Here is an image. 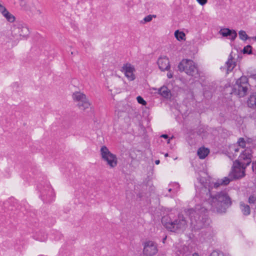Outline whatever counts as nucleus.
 <instances>
[{
  "label": "nucleus",
  "mask_w": 256,
  "mask_h": 256,
  "mask_svg": "<svg viewBox=\"0 0 256 256\" xmlns=\"http://www.w3.org/2000/svg\"><path fill=\"white\" fill-rule=\"evenodd\" d=\"M248 104L249 107L256 108V92H254L250 96Z\"/></svg>",
  "instance_id": "nucleus-21"
},
{
  "label": "nucleus",
  "mask_w": 256,
  "mask_h": 256,
  "mask_svg": "<svg viewBox=\"0 0 256 256\" xmlns=\"http://www.w3.org/2000/svg\"><path fill=\"white\" fill-rule=\"evenodd\" d=\"M174 36L176 39L178 40H182L186 36L184 33L182 32H180L178 30H177L174 32Z\"/></svg>",
  "instance_id": "nucleus-26"
},
{
  "label": "nucleus",
  "mask_w": 256,
  "mask_h": 256,
  "mask_svg": "<svg viewBox=\"0 0 256 256\" xmlns=\"http://www.w3.org/2000/svg\"><path fill=\"white\" fill-rule=\"evenodd\" d=\"M231 180L228 177L222 179H218L216 182H210V180L204 182V179L200 178V182L202 186L201 192H206L208 198L206 202L209 205L208 208L212 211L219 214L225 213L228 208L232 204L230 198L226 191L218 192L215 194H212L211 190L213 188H217L220 186L228 185Z\"/></svg>",
  "instance_id": "nucleus-1"
},
{
  "label": "nucleus",
  "mask_w": 256,
  "mask_h": 256,
  "mask_svg": "<svg viewBox=\"0 0 256 256\" xmlns=\"http://www.w3.org/2000/svg\"><path fill=\"white\" fill-rule=\"evenodd\" d=\"M166 236L164 238H163V242L164 243V241L165 240H166Z\"/></svg>",
  "instance_id": "nucleus-50"
},
{
  "label": "nucleus",
  "mask_w": 256,
  "mask_h": 256,
  "mask_svg": "<svg viewBox=\"0 0 256 256\" xmlns=\"http://www.w3.org/2000/svg\"><path fill=\"white\" fill-rule=\"evenodd\" d=\"M172 137L170 138H169L168 140V143H170V139H172Z\"/></svg>",
  "instance_id": "nucleus-52"
},
{
  "label": "nucleus",
  "mask_w": 256,
  "mask_h": 256,
  "mask_svg": "<svg viewBox=\"0 0 256 256\" xmlns=\"http://www.w3.org/2000/svg\"><path fill=\"white\" fill-rule=\"evenodd\" d=\"M254 40L256 41V36L254 37Z\"/></svg>",
  "instance_id": "nucleus-55"
},
{
  "label": "nucleus",
  "mask_w": 256,
  "mask_h": 256,
  "mask_svg": "<svg viewBox=\"0 0 256 256\" xmlns=\"http://www.w3.org/2000/svg\"><path fill=\"white\" fill-rule=\"evenodd\" d=\"M232 151H234V152H237L239 151V148L236 146H232L230 148Z\"/></svg>",
  "instance_id": "nucleus-38"
},
{
  "label": "nucleus",
  "mask_w": 256,
  "mask_h": 256,
  "mask_svg": "<svg viewBox=\"0 0 256 256\" xmlns=\"http://www.w3.org/2000/svg\"><path fill=\"white\" fill-rule=\"evenodd\" d=\"M178 69L180 72H184L187 74L192 76L196 78L199 76L197 66L190 60H182L178 65Z\"/></svg>",
  "instance_id": "nucleus-7"
},
{
  "label": "nucleus",
  "mask_w": 256,
  "mask_h": 256,
  "mask_svg": "<svg viewBox=\"0 0 256 256\" xmlns=\"http://www.w3.org/2000/svg\"><path fill=\"white\" fill-rule=\"evenodd\" d=\"M240 208L243 215L248 216L250 214V208L249 205L244 202H240Z\"/></svg>",
  "instance_id": "nucleus-19"
},
{
  "label": "nucleus",
  "mask_w": 256,
  "mask_h": 256,
  "mask_svg": "<svg viewBox=\"0 0 256 256\" xmlns=\"http://www.w3.org/2000/svg\"><path fill=\"white\" fill-rule=\"evenodd\" d=\"M18 206H19L17 204V206H16V207H17V210H15V211H12V212L10 214V216H11L12 214H18V212H17V213H16V212H17V211H18Z\"/></svg>",
  "instance_id": "nucleus-42"
},
{
  "label": "nucleus",
  "mask_w": 256,
  "mask_h": 256,
  "mask_svg": "<svg viewBox=\"0 0 256 256\" xmlns=\"http://www.w3.org/2000/svg\"><path fill=\"white\" fill-rule=\"evenodd\" d=\"M209 150L204 148H200L198 150V155L201 159L204 158L208 154Z\"/></svg>",
  "instance_id": "nucleus-22"
},
{
  "label": "nucleus",
  "mask_w": 256,
  "mask_h": 256,
  "mask_svg": "<svg viewBox=\"0 0 256 256\" xmlns=\"http://www.w3.org/2000/svg\"><path fill=\"white\" fill-rule=\"evenodd\" d=\"M52 235L54 236V238L56 240H60L62 238L63 236L62 234L60 233V232L53 230L52 232Z\"/></svg>",
  "instance_id": "nucleus-24"
},
{
  "label": "nucleus",
  "mask_w": 256,
  "mask_h": 256,
  "mask_svg": "<svg viewBox=\"0 0 256 256\" xmlns=\"http://www.w3.org/2000/svg\"><path fill=\"white\" fill-rule=\"evenodd\" d=\"M121 71L130 80H134L135 79V75L134 74L135 68L131 64L127 63L124 64L122 68Z\"/></svg>",
  "instance_id": "nucleus-11"
},
{
  "label": "nucleus",
  "mask_w": 256,
  "mask_h": 256,
  "mask_svg": "<svg viewBox=\"0 0 256 256\" xmlns=\"http://www.w3.org/2000/svg\"><path fill=\"white\" fill-rule=\"evenodd\" d=\"M24 3H25V2L24 0H21V3H20V4L22 5V4H24Z\"/></svg>",
  "instance_id": "nucleus-48"
},
{
  "label": "nucleus",
  "mask_w": 256,
  "mask_h": 256,
  "mask_svg": "<svg viewBox=\"0 0 256 256\" xmlns=\"http://www.w3.org/2000/svg\"><path fill=\"white\" fill-rule=\"evenodd\" d=\"M74 195V202L75 204L78 205L80 204V193L78 190H75Z\"/></svg>",
  "instance_id": "nucleus-25"
},
{
  "label": "nucleus",
  "mask_w": 256,
  "mask_h": 256,
  "mask_svg": "<svg viewBox=\"0 0 256 256\" xmlns=\"http://www.w3.org/2000/svg\"><path fill=\"white\" fill-rule=\"evenodd\" d=\"M4 206L8 211H15L17 210L16 200L14 198H10L3 202Z\"/></svg>",
  "instance_id": "nucleus-14"
},
{
  "label": "nucleus",
  "mask_w": 256,
  "mask_h": 256,
  "mask_svg": "<svg viewBox=\"0 0 256 256\" xmlns=\"http://www.w3.org/2000/svg\"><path fill=\"white\" fill-rule=\"evenodd\" d=\"M164 156H168V153L166 154Z\"/></svg>",
  "instance_id": "nucleus-53"
},
{
  "label": "nucleus",
  "mask_w": 256,
  "mask_h": 256,
  "mask_svg": "<svg viewBox=\"0 0 256 256\" xmlns=\"http://www.w3.org/2000/svg\"><path fill=\"white\" fill-rule=\"evenodd\" d=\"M248 202L250 204H254L256 202V196L254 195H250L248 198Z\"/></svg>",
  "instance_id": "nucleus-30"
},
{
  "label": "nucleus",
  "mask_w": 256,
  "mask_h": 256,
  "mask_svg": "<svg viewBox=\"0 0 256 256\" xmlns=\"http://www.w3.org/2000/svg\"><path fill=\"white\" fill-rule=\"evenodd\" d=\"M2 16L6 19L8 22H12L15 20L14 16L11 14L8 10L3 14Z\"/></svg>",
  "instance_id": "nucleus-23"
},
{
  "label": "nucleus",
  "mask_w": 256,
  "mask_h": 256,
  "mask_svg": "<svg viewBox=\"0 0 256 256\" xmlns=\"http://www.w3.org/2000/svg\"><path fill=\"white\" fill-rule=\"evenodd\" d=\"M189 248L186 246L178 247L176 252V256H188L190 254Z\"/></svg>",
  "instance_id": "nucleus-15"
},
{
  "label": "nucleus",
  "mask_w": 256,
  "mask_h": 256,
  "mask_svg": "<svg viewBox=\"0 0 256 256\" xmlns=\"http://www.w3.org/2000/svg\"><path fill=\"white\" fill-rule=\"evenodd\" d=\"M18 28V33L20 36L26 37V36H28L30 32L28 28L26 26V24H19Z\"/></svg>",
  "instance_id": "nucleus-20"
},
{
  "label": "nucleus",
  "mask_w": 256,
  "mask_h": 256,
  "mask_svg": "<svg viewBox=\"0 0 256 256\" xmlns=\"http://www.w3.org/2000/svg\"><path fill=\"white\" fill-rule=\"evenodd\" d=\"M250 88L248 78L242 76L236 81L233 86L232 93L242 98L246 96Z\"/></svg>",
  "instance_id": "nucleus-6"
},
{
  "label": "nucleus",
  "mask_w": 256,
  "mask_h": 256,
  "mask_svg": "<svg viewBox=\"0 0 256 256\" xmlns=\"http://www.w3.org/2000/svg\"><path fill=\"white\" fill-rule=\"evenodd\" d=\"M72 98L74 101H80V92H76L72 94Z\"/></svg>",
  "instance_id": "nucleus-29"
},
{
  "label": "nucleus",
  "mask_w": 256,
  "mask_h": 256,
  "mask_svg": "<svg viewBox=\"0 0 256 256\" xmlns=\"http://www.w3.org/2000/svg\"><path fill=\"white\" fill-rule=\"evenodd\" d=\"M37 187L40 192V197L44 203L50 204L54 200L55 194L49 183L45 182L44 186L40 183Z\"/></svg>",
  "instance_id": "nucleus-5"
},
{
  "label": "nucleus",
  "mask_w": 256,
  "mask_h": 256,
  "mask_svg": "<svg viewBox=\"0 0 256 256\" xmlns=\"http://www.w3.org/2000/svg\"><path fill=\"white\" fill-rule=\"evenodd\" d=\"M160 160H156L155 161V163H156V164H160Z\"/></svg>",
  "instance_id": "nucleus-47"
},
{
  "label": "nucleus",
  "mask_w": 256,
  "mask_h": 256,
  "mask_svg": "<svg viewBox=\"0 0 256 256\" xmlns=\"http://www.w3.org/2000/svg\"><path fill=\"white\" fill-rule=\"evenodd\" d=\"M136 152H139V153H140V151H139V150H137Z\"/></svg>",
  "instance_id": "nucleus-57"
},
{
  "label": "nucleus",
  "mask_w": 256,
  "mask_h": 256,
  "mask_svg": "<svg viewBox=\"0 0 256 256\" xmlns=\"http://www.w3.org/2000/svg\"><path fill=\"white\" fill-rule=\"evenodd\" d=\"M66 252H65V249L64 248H62L60 250V252H59V256H66Z\"/></svg>",
  "instance_id": "nucleus-36"
},
{
  "label": "nucleus",
  "mask_w": 256,
  "mask_h": 256,
  "mask_svg": "<svg viewBox=\"0 0 256 256\" xmlns=\"http://www.w3.org/2000/svg\"><path fill=\"white\" fill-rule=\"evenodd\" d=\"M196 1L202 6L204 5L208 2V0H196Z\"/></svg>",
  "instance_id": "nucleus-39"
},
{
  "label": "nucleus",
  "mask_w": 256,
  "mask_h": 256,
  "mask_svg": "<svg viewBox=\"0 0 256 256\" xmlns=\"http://www.w3.org/2000/svg\"><path fill=\"white\" fill-rule=\"evenodd\" d=\"M252 151L250 148L244 150L239 156L238 160L233 162L228 178L231 180L239 179L245 176V169L252 162Z\"/></svg>",
  "instance_id": "nucleus-3"
},
{
  "label": "nucleus",
  "mask_w": 256,
  "mask_h": 256,
  "mask_svg": "<svg viewBox=\"0 0 256 256\" xmlns=\"http://www.w3.org/2000/svg\"><path fill=\"white\" fill-rule=\"evenodd\" d=\"M171 190H172V189H171V188H170V189L168 190V192H170Z\"/></svg>",
  "instance_id": "nucleus-56"
},
{
  "label": "nucleus",
  "mask_w": 256,
  "mask_h": 256,
  "mask_svg": "<svg viewBox=\"0 0 256 256\" xmlns=\"http://www.w3.org/2000/svg\"><path fill=\"white\" fill-rule=\"evenodd\" d=\"M218 32L224 37H228L229 36V38L232 40H234L237 36V33L234 30H230L228 28H222Z\"/></svg>",
  "instance_id": "nucleus-13"
},
{
  "label": "nucleus",
  "mask_w": 256,
  "mask_h": 256,
  "mask_svg": "<svg viewBox=\"0 0 256 256\" xmlns=\"http://www.w3.org/2000/svg\"><path fill=\"white\" fill-rule=\"evenodd\" d=\"M7 9L4 6H2L1 7H0V12L3 14L5 12H6Z\"/></svg>",
  "instance_id": "nucleus-37"
},
{
  "label": "nucleus",
  "mask_w": 256,
  "mask_h": 256,
  "mask_svg": "<svg viewBox=\"0 0 256 256\" xmlns=\"http://www.w3.org/2000/svg\"><path fill=\"white\" fill-rule=\"evenodd\" d=\"M76 79H73L72 80V84H74L75 83V81H76Z\"/></svg>",
  "instance_id": "nucleus-51"
},
{
  "label": "nucleus",
  "mask_w": 256,
  "mask_h": 256,
  "mask_svg": "<svg viewBox=\"0 0 256 256\" xmlns=\"http://www.w3.org/2000/svg\"><path fill=\"white\" fill-rule=\"evenodd\" d=\"M186 214L189 216L190 220V228L192 232H196L204 228L206 230L202 231L210 233L211 230L207 226L209 224V220L207 218V209L202 206H196L194 208H190L184 210Z\"/></svg>",
  "instance_id": "nucleus-2"
},
{
  "label": "nucleus",
  "mask_w": 256,
  "mask_h": 256,
  "mask_svg": "<svg viewBox=\"0 0 256 256\" xmlns=\"http://www.w3.org/2000/svg\"><path fill=\"white\" fill-rule=\"evenodd\" d=\"M74 188H76H76H79V186H78V185L76 184V185L74 186Z\"/></svg>",
  "instance_id": "nucleus-49"
},
{
  "label": "nucleus",
  "mask_w": 256,
  "mask_h": 256,
  "mask_svg": "<svg viewBox=\"0 0 256 256\" xmlns=\"http://www.w3.org/2000/svg\"><path fill=\"white\" fill-rule=\"evenodd\" d=\"M159 93L164 97L167 98L170 92L166 87H162L159 90Z\"/></svg>",
  "instance_id": "nucleus-27"
},
{
  "label": "nucleus",
  "mask_w": 256,
  "mask_h": 256,
  "mask_svg": "<svg viewBox=\"0 0 256 256\" xmlns=\"http://www.w3.org/2000/svg\"><path fill=\"white\" fill-rule=\"evenodd\" d=\"M46 222L50 226L54 224L56 222V220L52 218H48Z\"/></svg>",
  "instance_id": "nucleus-32"
},
{
  "label": "nucleus",
  "mask_w": 256,
  "mask_h": 256,
  "mask_svg": "<svg viewBox=\"0 0 256 256\" xmlns=\"http://www.w3.org/2000/svg\"><path fill=\"white\" fill-rule=\"evenodd\" d=\"M156 244L152 240L146 242L144 244L143 254L146 256H153L158 252Z\"/></svg>",
  "instance_id": "nucleus-9"
},
{
  "label": "nucleus",
  "mask_w": 256,
  "mask_h": 256,
  "mask_svg": "<svg viewBox=\"0 0 256 256\" xmlns=\"http://www.w3.org/2000/svg\"><path fill=\"white\" fill-rule=\"evenodd\" d=\"M162 222L168 230L176 233L184 232L188 226V222L182 214H178L174 220L164 216Z\"/></svg>",
  "instance_id": "nucleus-4"
},
{
  "label": "nucleus",
  "mask_w": 256,
  "mask_h": 256,
  "mask_svg": "<svg viewBox=\"0 0 256 256\" xmlns=\"http://www.w3.org/2000/svg\"><path fill=\"white\" fill-rule=\"evenodd\" d=\"M77 105H78V106L79 108H80V104H77Z\"/></svg>",
  "instance_id": "nucleus-54"
},
{
  "label": "nucleus",
  "mask_w": 256,
  "mask_h": 256,
  "mask_svg": "<svg viewBox=\"0 0 256 256\" xmlns=\"http://www.w3.org/2000/svg\"><path fill=\"white\" fill-rule=\"evenodd\" d=\"M71 54L72 55L74 54V52H72Z\"/></svg>",
  "instance_id": "nucleus-58"
},
{
  "label": "nucleus",
  "mask_w": 256,
  "mask_h": 256,
  "mask_svg": "<svg viewBox=\"0 0 256 256\" xmlns=\"http://www.w3.org/2000/svg\"><path fill=\"white\" fill-rule=\"evenodd\" d=\"M86 112L88 115H91L94 112L92 106L88 98L84 94L81 93V110Z\"/></svg>",
  "instance_id": "nucleus-10"
},
{
  "label": "nucleus",
  "mask_w": 256,
  "mask_h": 256,
  "mask_svg": "<svg viewBox=\"0 0 256 256\" xmlns=\"http://www.w3.org/2000/svg\"><path fill=\"white\" fill-rule=\"evenodd\" d=\"M238 146L242 148H244L246 146V142L244 138H240L238 139Z\"/></svg>",
  "instance_id": "nucleus-31"
},
{
  "label": "nucleus",
  "mask_w": 256,
  "mask_h": 256,
  "mask_svg": "<svg viewBox=\"0 0 256 256\" xmlns=\"http://www.w3.org/2000/svg\"><path fill=\"white\" fill-rule=\"evenodd\" d=\"M210 256H218V252L216 251H214L212 252Z\"/></svg>",
  "instance_id": "nucleus-41"
},
{
  "label": "nucleus",
  "mask_w": 256,
  "mask_h": 256,
  "mask_svg": "<svg viewBox=\"0 0 256 256\" xmlns=\"http://www.w3.org/2000/svg\"><path fill=\"white\" fill-rule=\"evenodd\" d=\"M252 169L254 170V169L256 170V160L254 162H252Z\"/></svg>",
  "instance_id": "nucleus-44"
},
{
  "label": "nucleus",
  "mask_w": 256,
  "mask_h": 256,
  "mask_svg": "<svg viewBox=\"0 0 256 256\" xmlns=\"http://www.w3.org/2000/svg\"><path fill=\"white\" fill-rule=\"evenodd\" d=\"M12 86L13 88H16V90H18V88H19V84L17 82H14L12 84Z\"/></svg>",
  "instance_id": "nucleus-40"
},
{
  "label": "nucleus",
  "mask_w": 256,
  "mask_h": 256,
  "mask_svg": "<svg viewBox=\"0 0 256 256\" xmlns=\"http://www.w3.org/2000/svg\"><path fill=\"white\" fill-rule=\"evenodd\" d=\"M192 256H200L198 252H194L192 254Z\"/></svg>",
  "instance_id": "nucleus-46"
},
{
  "label": "nucleus",
  "mask_w": 256,
  "mask_h": 256,
  "mask_svg": "<svg viewBox=\"0 0 256 256\" xmlns=\"http://www.w3.org/2000/svg\"><path fill=\"white\" fill-rule=\"evenodd\" d=\"M33 237L37 240L44 242L48 238V234L46 233L44 230H40L39 231L36 232Z\"/></svg>",
  "instance_id": "nucleus-16"
},
{
  "label": "nucleus",
  "mask_w": 256,
  "mask_h": 256,
  "mask_svg": "<svg viewBox=\"0 0 256 256\" xmlns=\"http://www.w3.org/2000/svg\"><path fill=\"white\" fill-rule=\"evenodd\" d=\"M239 36L240 39L246 40L248 39V36L246 34V32L244 30H240L238 32Z\"/></svg>",
  "instance_id": "nucleus-28"
},
{
  "label": "nucleus",
  "mask_w": 256,
  "mask_h": 256,
  "mask_svg": "<svg viewBox=\"0 0 256 256\" xmlns=\"http://www.w3.org/2000/svg\"><path fill=\"white\" fill-rule=\"evenodd\" d=\"M236 66V63L234 62L232 56L230 54L227 62H226L227 73L228 74L229 72H232Z\"/></svg>",
  "instance_id": "nucleus-17"
},
{
  "label": "nucleus",
  "mask_w": 256,
  "mask_h": 256,
  "mask_svg": "<svg viewBox=\"0 0 256 256\" xmlns=\"http://www.w3.org/2000/svg\"><path fill=\"white\" fill-rule=\"evenodd\" d=\"M2 5L0 4V7H1Z\"/></svg>",
  "instance_id": "nucleus-59"
},
{
  "label": "nucleus",
  "mask_w": 256,
  "mask_h": 256,
  "mask_svg": "<svg viewBox=\"0 0 256 256\" xmlns=\"http://www.w3.org/2000/svg\"><path fill=\"white\" fill-rule=\"evenodd\" d=\"M136 99H137L138 102L139 104H142L143 106L146 105V102L144 100V98L142 96H138L136 98Z\"/></svg>",
  "instance_id": "nucleus-34"
},
{
  "label": "nucleus",
  "mask_w": 256,
  "mask_h": 256,
  "mask_svg": "<svg viewBox=\"0 0 256 256\" xmlns=\"http://www.w3.org/2000/svg\"><path fill=\"white\" fill-rule=\"evenodd\" d=\"M154 15L152 16L150 14L144 18V20L145 22H150L152 20V17H156Z\"/></svg>",
  "instance_id": "nucleus-35"
},
{
  "label": "nucleus",
  "mask_w": 256,
  "mask_h": 256,
  "mask_svg": "<svg viewBox=\"0 0 256 256\" xmlns=\"http://www.w3.org/2000/svg\"><path fill=\"white\" fill-rule=\"evenodd\" d=\"M252 52V46L250 45H248L245 46L243 49L244 54H250Z\"/></svg>",
  "instance_id": "nucleus-33"
},
{
  "label": "nucleus",
  "mask_w": 256,
  "mask_h": 256,
  "mask_svg": "<svg viewBox=\"0 0 256 256\" xmlns=\"http://www.w3.org/2000/svg\"><path fill=\"white\" fill-rule=\"evenodd\" d=\"M157 63L162 71L168 70L170 68L169 60L166 56L160 57Z\"/></svg>",
  "instance_id": "nucleus-12"
},
{
  "label": "nucleus",
  "mask_w": 256,
  "mask_h": 256,
  "mask_svg": "<svg viewBox=\"0 0 256 256\" xmlns=\"http://www.w3.org/2000/svg\"><path fill=\"white\" fill-rule=\"evenodd\" d=\"M129 156L131 158V162L129 163L130 166L136 168L139 164V160L137 158L136 152L134 151L130 152Z\"/></svg>",
  "instance_id": "nucleus-18"
},
{
  "label": "nucleus",
  "mask_w": 256,
  "mask_h": 256,
  "mask_svg": "<svg viewBox=\"0 0 256 256\" xmlns=\"http://www.w3.org/2000/svg\"><path fill=\"white\" fill-rule=\"evenodd\" d=\"M161 137L164 138H168V136L167 134H162Z\"/></svg>",
  "instance_id": "nucleus-45"
},
{
  "label": "nucleus",
  "mask_w": 256,
  "mask_h": 256,
  "mask_svg": "<svg viewBox=\"0 0 256 256\" xmlns=\"http://www.w3.org/2000/svg\"><path fill=\"white\" fill-rule=\"evenodd\" d=\"M100 154L102 160L106 162V164L111 168L116 166L118 163L116 156L112 154L106 146L100 148Z\"/></svg>",
  "instance_id": "nucleus-8"
},
{
  "label": "nucleus",
  "mask_w": 256,
  "mask_h": 256,
  "mask_svg": "<svg viewBox=\"0 0 256 256\" xmlns=\"http://www.w3.org/2000/svg\"><path fill=\"white\" fill-rule=\"evenodd\" d=\"M167 76H168V78H172V76H172V74L169 72L168 73Z\"/></svg>",
  "instance_id": "nucleus-43"
}]
</instances>
